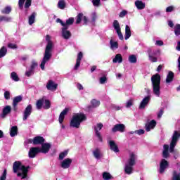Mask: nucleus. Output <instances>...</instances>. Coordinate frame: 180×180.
<instances>
[{
	"label": "nucleus",
	"mask_w": 180,
	"mask_h": 180,
	"mask_svg": "<svg viewBox=\"0 0 180 180\" xmlns=\"http://www.w3.org/2000/svg\"><path fill=\"white\" fill-rule=\"evenodd\" d=\"M46 46L45 48V51L44 53V58L42 59V61L40 64V68L44 71L45 69L46 63L50 61L51 60L52 57V51L54 47V44L53 43V41H51V37L50 35L47 34L46 36Z\"/></svg>",
	"instance_id": "obj_1"
},
{
	"label": "nucleus",
	"mask_w": 180,
	"mask_h": 180,
	"mask_svg": "<svg viewBox=\"0 0 180 180\" xmlns=\"http://www.w3.org/2000/svg\"><path fill=\"white\" fill-rule=\"evenodd\" d=\"M29 169H30V166H25L22 165V162L15 161L13 164V172L17 174V176H21V179H26L27 178V174H29ZM22 171V173L18 171Z\"/></svg>",
	"instance_id": "obj_2"
},
{
	"label": "nucleus",
	"mask_w": 180,
	"mask_h": 180,
	"mask_svg": "<svg viewBox=\"0 0 180 180\" xmlns=\"http://www.w3.org/2000/svg\"><path fill=\"white\" fill-rule=\"evenodd\" d=\"M162 156L165 159H162L160 161L159 169L160 174H164V172H165V169L169 167V162H168L166 160L169 157V146L167 144L163 146Z\"/></svg>",
	"instance_id": "obj_3"
},
{
	"label": "nucleus",
	"mask_w": 180,
	"mask_h": 180,
	"mask_svg": "<svg viewBox=\"0 0 180 180\" xmlns=\"http://www.w3.org/2000/svg\"><path fill=\"white\" fill-rule=\"evenodd\" d=\"M150 81L152 82L154 95L160 96L161 95V75L156 73L151 77Z\"/></svg>",
	"instance_id": "obj_4"
},
{
	"label": "nucleus",
	"mask_w": 180,
	"mask_h": 180,
	"mask_svg": "<svg viewBox=\"0 0 180 180\" xmlns=\"http://www.w3.org/2000/svg\"><path fill=\"white\" fill-rule=\"evenodd\" d=\"M86 120V115L84 113H76L72 117L70 121V127H75L76 129H79L81 123Z\"/></svg>",
	"instance_id": "obj_5"
},
{
	"label": "nucleus",
	"mask_w": 180,
	"mask_h": 180,
	"mask_svg": "<svg viewBox=\"0 0 180 180\" xmlns=\"http://www.w3.org/2000/svg\"><path fill=\"white\" fill-rule=\"evenodd\" d=\"M136 164V155L131 153L128 160V164L125 165L124 172L125 174L130 175L133 172V166Z\"/></svg>",
	"instance_id": "obj_6"
},
{
	"label": "nucleus",
	"mask_w": 180,
	"mask_h": 180,
	"mask_svg": "<svg viewBox=\"0 0 180 180\" xmlns=\"http://www.w3.org/2000/svg\"><path fill=\"white\" fill-rule=\"evenodd\" d=\"M112 26L115 30H116L120 40H123V34L122 33V29L120 28V24H119V21H117V20H115L113 21Z\"/></svg>",
	"instance_id": "obj_7"
},
{
	"label": "nucleus",
	"mask_w": 180,
	"mask_h": 180,
	"mask_svg": "<svg viewBox=\"0 0 180 180\" xmlns=\"http://www.w3.org/2000/svg\"><path fill=\"white\" fill-rule=\"evenodd\" d=\"M112 133L120 131V133H124L126 131V125L124 124H117L112 128Z\"/></svg>",
	"instance_id": "obj_8"
},
{
	"label": "nucleus",
	"mask_w": 180,
	"mask_h": 180,
	"mask_svg": "<svg viewBox=\"0 0 180 180\" xmlns=\"http://www.w3.org/2000/svg\"><path fill=\"white\" fill-rule=\"evenodd\" d=\"M39 147H32L28 152V157L30 158H34L37 154H40Z\"/></svg>",
	"instance_id": "obj_9"
},
{
	"label": "nucleus",
	"mask_w": 180,
	"mask_h": 180,
	"mask_svg": "<svg viewBox=\"0 0 180 180\" xmlns=\"http://www.w3.org/2000/svg\"><path fill=\"white\" fill-rule=\"evenodd\" d=\"M33 110V107L31 104L28 105L24 112H23V116H22V120L25 121L27 120V117L32 115V112Z\"/></svg>",
	"instance_id": "obj_10"
},
{
	"label": "nucleus",
	"mask_w": 180,
	"mask_h": 180,
	"mask_svg": "<svg viewBox=\"0 0 180 180\" xmlns=\"http://www.w3.org/2000/svg\"><path fill=\"white\" fill-rule=\"evenodd\" d=\"M23 5H25V9H29L32 6V0H19L18 1V8L20 9H23Z\"/></svg>",
	"instance_id": "obj_11"
},
{
	"label": "nucleus",
	"mask_w": 180,
	"mask_h": 180,
	"mask_svg": "<svg viewBox=\"0 0 180 180\" xmlns=\"http://www.w3.org/2000/svg\"><path fill=\"white\" fill-rule=\"evenodd\" d=\"M44 143H46V139L41 136H37L33 138L34 146H42Z\"/></svg>",
	"instance_id": "obj_12"
},
{
	"label": "nucleus",
	"mask_w": 180,
	"mask_h": 180,
	"mask_svg": "<svg viewBox=\"0 0 180 180\" xmlns=\"http://www.w3.org/2000/svg\"><path fill=\"white\" fill-rule=\"evenodd\" d=\"M102 127H103V124L102 123L97 124V127H94L96 136V137H98L99 141H101V143L102 141H103V139L102 138V135H101V132H99V130H102Z\"/></svg>",
	"instance_id": "obj_13"
},
{
	"label": "nucleus",
	"mask_w": 180,
	"mask_h": 180,
	"mask_svg": "<svg viewBox=\"0 0 180 180\" xmlns=\"http://www.w3.org/2000/svg\"><path fill=\"white\" fill-rule=\"evenodd\" d=\"M57 88H58V84L55 83L53 80H49L46 84V89L48 91H57Z\"/></svg>",
	"instance_id": "obj_14"
},
{
	"label": "nucleus",
	"mask_w": 180,
	"mask_h": 180,
	"mask_svg": "<svg viewBox=\"0 0 180 180\" xmlns=\"http://www.w3.org/2000/svg\"><path fill=\"white\" fill-rule=\"evenodd\" d=\"M148 58L151 63H157L158 58L154 56L157 55V51H152L151 49L148 50Z\"/></svg>",
	"instance_id": "obj_15"
},
{
	"label": "nucleus",
	"mask_w": 180,
	"mask_h": 180,
	"mask_svg": "<svg viewBox=\"0 0 180 180\" xmlns=\"http://www.w3.org/2000/svg\"><path fill=\"white\" fill-rule=\"evenodd\" d=\"M50 148H51V144L50 143H44L41 145V148H39V151L42 154H47L50 151Z\"/></svg>",
	"instance_id": "obj_16"
},
{
	"label": "nucleus",
	"mask_w": 180,
	"mask_h": 180,
	"mask_svg": "<svg viewBox=\"0 0 180 180\" xmlns=\"http://www.w3.org/2000/svg\"><path fill=\"white\" fill-rule=\"evenodd\" d=\"M71 164H72V159L66 158L60 163L61 168L63 169H67L69 167H71Z\"/></svg>",
	"instance_id": "obj_17"
},
{
	"label": "nucleus",
	"mask_w": 180,
	"mask_h": 180,
	"mask_svg": "<svg viewBox=\"0 0 180 180\" xmlns=\"http://www.w3.org/2000/svg\"><path fill=\"white\" fill-rule=\"evenodd\" d=\"M150 101H151V96H147L145 98H143V99L140 103L139 109H145L146 106H147L150 103Z\"/></svg>",
	"instance_id": "obj_18"
},
{
	"label": "nucleus",
	"mask_w": 180,
	"mask_h": 180,
	"mask_svg": "<svg viewBox=\"0 0 180 180\" xmlns=\"http://www.w3.org/2000/svg\"><path fill=\"white\" fill-rule=\"evenodd\" d=\"M108 144L110 146V150H111V151H114V153H119L120 151L115 141H109Z\"/></svg>",
	"instance_id": "obj_19"
},
{
	"label": "nucleus",
	"mask_w": 180,
	"mask_h": 180,
	"mask_svg": "<svg viewBox=\"0 0 180 180\" xmlns=\"http://www.w3.org/2000/svg\"><path fill=\"white\" fill-rule=\"evenodd\" d=\"M12 112V107L11 105H6L2 110L1 113V117L4 119V117H6L7 115H9Z\"/></svg>",
	"instance_id": "obj_20"
},
{
	"label": "nucleus",
	"mask_w": 180,
	"mask_h": 180,
	"mask_svg": "<svg viewBox=\"0 0 180 180\" xmlns=\"http://www.w3.org/2000/svg\"><path fill=\"white\" fill-rule=\"evenodd\" d=\"M83 57H84V54L82 53V52H79L77 55V58L76 60V64L74 68V69L75 70H78V68H79V67L81 65V60H82Z\"/></svg>",
	"instance_id": "obj_21"
},
{
	"label": "nucleus",
	"mask_w": 180,
	"mask_h": 180,
	"mask_svg": "<svg viewBox=\"0 0 180 180\" xmlns=\"http://www.w3.org/2000/svg\"><path fill=\"white\" fill-rule=\"evenodd\" d=\"M157 126V122L154 120H151L149 123L146 124L145 129L146 131H150L151 129H154Z\"/></svg>",
	"instance_id": "obj_22"
},
{
	"label": "nucleus",
	"mask_w": 180,
	"mask_h": 180,
	"mask_svg": "<svg viewBox=\"0 0 180 180\" xmlns=\"http://www.w3.org/2000/svg\"><path fill=\"white\" fill-rule=\"evenodd\" d=\"M174 77H175L174 72L169 71L167 75L166 84H171L174 81Z\"/></svg>",
	"instance_id": "obj_23"
},
{
	"label": "nucleus",
	"mask_w": 180,
	"mask_h": 180,
	"mask_svg": "<svg viewBox=\"0 0 180 180\" xmlns=\"http://www.w3.org/2000/svg\"><path fill=\"white\" fill-rule=\"evenodd\" d=\"M93 155L96 160L102 158V153H101V150L98 148L93 151Z\"/></svg>",
	"instance_id": "obj_24"
},
{
	"label": "nucleus",
	"mask_w": 180,
	"mask_h": 180,
	"mask_svg": "<svg viewBox=\"0 0 180 180\" xmlns=\"http://www.w3.org/2000/svg\"><path fill=\"white\" fill-rule=\"evenodd\" d=\"M36 16H37V13L33 12L31 15L28 18V23L29 25H32L34 23Z\"/></svg>",
	"instance_id": "obj_25"
},
{
	"label": "nucleus",
	"mask_w": 180,
	"mask_h": 180,
	"mask_svg": "<svg viewBox=\"0 0 180 180\" xmlns=\"http://www.w3.org/2000/svg\"><path fill=\"white\" fill-rule=\"evenodd\" d=\"M131 36V30H130V27H129V25H126L125 26V36H124L125 40H128V39H130Z\"/></svg>",
	"instance_id": "obj_26"
},
{
	"label": "nucleus",
	"mask_w": 180,
	"mask_h": 180,
	"mask_svg": "<svg viewBox=\"0 0 180 180\" xmlns=\"http://www.w3.org/2000/svg\"><path fill=\"white\" fill-rule=\"evenodd\" d=\"M135 6L139 10L144 9V8H146V4L143 3L141 1L137 0L135 1Z\"/></svg>",
	"instance_id": "obj_27"
},
{
	"label": "nucleus",
	"mask_w": 180,
	"mask_h": 180,
	"mask_svg": "<svg viewBox=\"0 0 180 180\" xmlns=\"http://www.w3.org/2000/svg\"><path fill=\"white\" fill-rule=\"evenodd\" d=\"M10 136L11 137H15L18 136V126H13L10 129Z\"/></svg>",
	"instance_id": "obj_28"
},
{
	"label": "nucleus",
	"mask_w": 180,
	"mask_h": 180,
	"mask_svg": "<svg viewBox=\"0 0 180 180\" xmlns=\"http://www.w3.org/2000/svg\"><path fill=\"white\" fill-rule=\"evenodd\" d=\"M3 15H9L12 12V7L8 6L1 11Z\"/></svg>",
	"instance_id": "obj_29"
},
{
	"label": "nucleus",
	"mask_w": 180,
	"mask_h": 180,
	"mask_svg": "<svg viewBox=\"0 0 180 180\" xmlns=\"http://www.w3.org/2000/svg\"><path fill=\"white\" fill-rule=\"evenodd\" d=\"M122 61L123 57H122V55L120 53L117 54L112 60L113 63H122Z\"/></svg>",
	"instance_id": "obj_30"
},
{
	"label": "nucleus",
	"mask_w": 180,
	"mask_h": 180,
	"mask_svg": "<svg viewBox=\"0 0 180 180\" xmlns=\"http://www.w3.org/2000/svg\"><path fill=\"white\" fill-rule=\"evenodd\" d=\"M44 103V100L43 98L39 99L37 101L36 108H37V110H40V109H41V108H43Z\"/></svg>",
	"instance_id": "obj_31"
},
{
	"label": "nucleus",
	"mask_w": 180,
	"mask_h": 180,
	"mask_svg": "<svg viewBox=\"0 0 180 180\" xmlns=\"http://www.w3.org/2000/svg\"><path fill=\"white\" fill-rule=\"evenodd\" d=\"M22 101H23V97L22 96H17L14 97L13 104L18 105V103L22 102Z\"/></svg>",
	"instance_id": "obj_32"
},
{
	"label": "nucleus",
	"mask_w": 180,
	"mask_h": 180,
	"mask_svg": "<svg viewBox=\"0 0 180 180\" xmlns=\"http://www.w3.org/2000/svg\"><path fill=\"white\" fill-rule=\"evenodd\" d=\"M83 18H84V13H79L76 16V25H79V23L82 22Z\"/></svg>",
	"instance_id": "obj_33"
},
{
	"label": "nucleus",
	"mask_w": 180,
	"mask_h": 180,
	"mask_svg": "<svg viewBox=\"0 0 180 180\" xmlns=\"http://www.w3.org/2000/svg\"><path fill=\"white\" fill-rule=\"evenodd\" d=\"M62 36L65 40H68L71 37V32L70 31H62Z\"/></svg>",
	"instance_id": "obj_34"
},
{
	"label": "nucleus",
	"mask_w": 180,
	"mask_h": 180,
	"mask_svg": "<svg viewBox=\"0 0 180 180\" xmlns=\"http://www.w3.org/2000/svg\"><path fill=\"white\" fill-rule=\"evenodd\" d=\"M6 53H8V49H6L5 46H2L0 49V58L5 57V56H6Z\"/></svg>",
	"instance_id": "obj_35"
},
{
	"label": "nucleus",
	"mask_w": 180,
	"mask_h": 180,
	"mask_svg": "<svg viewBox=\"0 0 180 180\" xmlns=\"http://www.w3.org/2000/svg\"><path fill=\"white\" fill-rule=\"evenodd\" d=\"M65 0H59L58 3V8L59 9H65Z\"/></svg>",
	"instance_id": "obj_36"
},
{
	"label": "nucleus",
	"mask_w": 180,
	"mask_h": 180,
	"mask_svg": "<svg viewBox=\"0 0 180 180\" xmlns=\"http://www.w3.org/2000/svg\"><path fill=\"white\" fill-rule=\"evenodd\" d=\"M129 61L131 64H136L137 63V57L136 55H131L129 56Z\"/></svg>",
	"instance_id": "obj_37"
},
{
	"label": "nucleus",
	"mask_w": 180,
	"mask_h": 180,
	"mask_svg": "<svg viewBox=\"0 0 180 180\" xmlns=\"http://www.w3.org/2000/svg\"><path fill=\"white\" fill-rule=\"evenodd\" d=\"M11 78L13 79V81H15V82H18L19 81V76H18V74L15 72H12L11 75Z\"/></svg>",
	"instance_id": "obj_38"
},
{
	"label": "nucleus",
	"mask_w": 180,
	"mask_h": 180,
	"mask_svg": "<svg viewBox=\"0 0 180 180\" xmlns=\"http://www.w3.org/2000/svg\"><path fill=\"white\" fill-rule=\"evenodd\" d=\"M91 103L92 105V108H98L99 105H101V101L96 99H92Z\"/></svg>",
	"instance_id": "obj_39"
},
{
	"label": "nucleus",
	"mask_w": 180,
	"mask_h": 180,
	"mask_svg": "<svg viewBox=\"0 0 180 180\" xmlns=\"http://www.w3.org/2000/svg\"><path fill=\"white\" fill-rule=\"evenodd\" d=\"M67 155H68V150H64L63 152H61L59 154V160L62 161V160H64Z\"/></svg>",
	"instance_id": "obj_40"
},
{
	"label": "nucleus",
	"mask_w": 180,
	"mask_h": 180,
	"mask_svg": "<svg viewBox=\"0 0 180 180\" xmlns=\"http://www.w3.org/2000/svg\"><path fill=\"white\" fill-rule=\"evenodd\" d=\"M43 108L45 110L50 109V108H51V103L50 102V100L46 99L44 101V105Z\"/></svg>",
	"instance_id": "obj_41"
},
{
	"label": "nucleus",
	"mask_w": 180,
	"mask_h": 180,
	"mask_svg": "<svg viewBox=\"0 0 180 180\" xmlns=\"http://www.w3.org/2000/svg\"><path fill=\"white\" fill-rule=\"evenodd\" d=\"M110 44L111 49H118L119 48V43L117 41H113V39H110Z\"/></svg>",
	"instance_id": "obj_42"
},
{
	"label": "nucleus",
	"mask_w": 180,
	"mask_h": 180,
	"mask_svg": "<svg viewBox=\"0 0 180 180\" xmlns=\"http://www.w3.org/2000/svg\"><path fill=\"white\" fill-rule=\"evenodd\" d=\"M11 17L0 15V22H11Z\"/></svg>",
	"instance_id": "obj_43"
},
{
	"label": "nucleus",
	"mask_w": 180,
	"mask_h": 180,
	"mask_svg": "<svg viewBox=\"0 0 180 180\" xmlns=\"http://www.w3.org/2000/svg\"><path fill=\"white\" fill-rule=\"evenodd\" d=\"M174 34L176 36L180 35V24H176L174 27Z\"/></svg>",
	"instance_id": "obj_44"
},
{
	"label": "nucleus",
	"mask_w": 180,
	"mask_h": 180,
	"mask_svg": "<svg viewBox=\"0 0 180 180\" xmlns=\"http://www.w3.org/2000/svg\"><path fill=\"white\" fill-rule=\"evenodd\" d=\"M33 74H34V70H32V69H30L29 70L25 72V76L28 77H32V75H33Z\"/></svg>",
	"instance_id": "obj_45"
},
{
	"label": "nucleus",
	"mask_w": 180,
	"mask_h": 180,
	"mask_svg": "<svg viewBox=\"0 0 180 180\" xmlns=\"http://www.w3.org/2000/svg\"><path fill=\"white\" fill-rule=\"evenodd\" d=\"M74 18L71 17L69 18L67 20H66V24L69 26H71L72 25H74Z\"/></svg>",
	"instance_id": "obj_46"
},
{
	"label": "nucleus",
	"mask_w": 180,
	"mask_h": 180,
	"mask_svg": "<svg viewBox=\"0 0 180 180\" xmlns=\"http://www.w3.org/2000/svg\"><path fill=\"white\" fill-rule=\"evenodd\" d=\"M83 25H85V26L88 25L89 23H91V21H89V20L88 19V18L85 15H83Z\"/></svg>",
	"instance_id": "obj_47"
},
{
	"label": "nucleus",
	"mask_w": 180,
	"mask_h": 180,
	"mask_svg": "<svg viewBox=\"0 0 180 180\" xmlns=\"http://www.w3.org/2000/svg\"><path fill=\"white\" fill-rule=\"evenodd\" d=\"M4 98L6 101H9V99H11V92H9V91H6L4 92Z\"/></svg>",
	"instance_id": "obj_48"
},
{
	"label": "nucleus",
	"mask_w": 180,
	"mask_h": 180,
	"mask_svg": "<svg viewBox=\"0 0 180 180\" xmlns=\"http://www.w3.org/2000/svg\"><path fill=\"white\" fill-rule=\"evenodd\" d=\"M38 64L36 61H32V64L30 65V70H32L33 71H34V68H36V67H37Z\"/></svg>",
	"instance_id": "obj_49"
},
{
	"label": "nucleus",
	"mask_w": 180,
	"mask_h": 180,
	"mask_svg": "<svg viewBox=\"0 0 180 180\" xmlns=\"http://www.w3.org/2000/svg\"><path fill=\"white\" fill-rule=\"evenodd\" d=\"M96 20V13H94L92 14L91 20L90 21V23L92 25H95V22Z\"/></svg>",
	"instance_id": "obj_50"
},
{
	"label": "nucleus",
	"mask_w": 180,
	"mask_h": 180,
	"mask_svg": "<svg viewBox=\"0 0 180 180\" xmlns=\"http://www.w3.org/2000/svg\"><path fill=\"white\" fill-rule=\"evenodd\" d=\"M6 169H5L2 175L0 176V180H6Z\"/></svg>",
	"instance_id": "obj_51"
},
{
	"label": "nucleus",
	"mask_w": 180,
	"mask_h": 180,
	"mask_svg": "<svg viewBox=\"0 0 180 180\" xmlns=\"http://www.w3.org/2000/svg\"><path fill=\"white\" fill-rule=\"evenodd\" d=\"M94 6H99L101 5V0H92Z\"/></svg>",
	"instance_id": "obj_52"
},
{
	"label": "nucleus",
	"mask_w": 180,
	"mask_h": 180,
	"mask_svg": "<svg viewBox=\"0 0 180 180\" xmlns=\"http://www.w3.org/2000/svg\"><path fill=\"white\" fill-rule=\"evenodd\" d=\"M162 115H164V108H162L159 112L158 113V119H161L162 117Z\"/></svg>",
	"instance_id": "obj_53"
},
{
	"label": "nucleus",
	"mask_w": 180,
	"mask_h": 180,
	"mask_svg": "<svg viewBox=\"0 0 180 180\" xmlns=\"http://www.w3.org/2000/svg\"><path fill=\"white\" fill-rule=\"evenodd\" d=\"M126 15H127V11L126 10H123L122 11H121L120 13V18H124V16H126Z\"/></svg>",
	"instance_id": "obj_54"
},
{
	"label": "nucleus",
	"mask_w": 180,
	"mask_h": 180,
	"mask_svg": "<svg viewBox=\"0 0 180 180\" xmlns=\"http://www.w3.org/2000/svg\"><path fill=\"white\" fill-rule=\"evenodd\" d=\"M64 119H65V116L63 115L62 114H60L58 120L60 124L63 123V122H64Z\"/></svg>",
	"instance_id": "obj_55"
},
{
	"label": "nucleus",
	"mask_w": 180,
	"mask_h": 180,
	"mask_svg": "<svg viewBox=\"0 0 180 180\" xmlns=\"http://www.w3.org/2000/svg\"><path fill=\"white\" fill-rule=\"evenodd\" d=\"M106 81H108V78L105 77V76L102 77L100 78V84H103L106 82Z\"/></svg>",
	"instance_id": "obj_56"
},
{
	"label": "nucleus",
	"mask_w": 180,
	"mask_h": 180,
	"mask_svg": "<svg viewBox=\"0 0 180 180\" xmlns=\"http://www.w3.org/2000/svg\"><path fill=\"white\" fill-rule=\"evenodd\" d=\"M62 26L63 27H62V32L68 31L67 30L68 29V27H70V25H67L65 22H63V24H62Z\"/></svg>",
	"instance_id": "obj_57"
},
{
	"label": "nucleus",
	"mask_w": 180,
	"mask_h": 180,
	"mask_svg": "<svg viewBox=\"0 0 180 180\" xmlns=\"http://www.w3.org/2000/svg\"><path fill=\"white\" fill-rule=\"evenodd\" d=\"M135 133L139 134V136H141V134H144V133H146V131H144V129H139L135 131Z\"/></svg>",
	"instance_id": "obj_58"
},
{
	"label": "nucleus",
	"mask_w": 180,
	"mask_h": 180,
	"mask_svg": "<svg viewBox=\"0 0 180 180\" xmlns=\"http://www.w3.org/2000/svg\"><path fill=\"white\" fill-rule=\"evenodd\" d=\"M131 106H133V100H129L127 102L126 108H131Z\"/></svg>",
	"instance_id": "obj_59"
},
{
	"label": "nucleus",
	"mask_w": 180,
	"mask_h": 180,
	"mask_svg": "<svg viewBox=\"0 0 180 180\" xmlns=\"http://www.w3.org/2000/svg\"><path fill=\"white\" fill-rule=\"evenodd\" d=\"M70 110V108H65L61 112L60 115L65 116V115H67V113H68V111Z\"/></svg>",
	"instance_id": "obj_60"
},
{
	"label": "nucleus",
	"mask_w": 180,
	"mask_h": 180,
	"mask_svg": "<svg viewBox=\"0 0 180 180\" xmlns=\"http://www.w3.org/2000/svg\"><path fill=\"white\" fill-rule=\"evenodd\" d=\"M8 49H18V45L15 44L10 43L8 44Z\"/></svg>",
	"instance_id": "obj_61"
},
{
	"label": "nucleus",
	"mask_w": 180,
	"mask_h": 180,
	"mask_svg": "<svg viewBox=\"0 0 180 180\" xmlns=\"http://www.w3.org/2000/svg\"><path fill=\"white\" fill-rule=\"evenodd\" d=\"M155 45L156 46H164V41H162L161 40H158L155 42Z\"/></svg>",
	"instance_id": "obj_62"
},
{
	"label": "nucleus",
	"mask_w": 180,
	"mask_h": 180,
	"mask_svg": "<svg viewBox=\"0 0 180 180\" xmlns=\"http://www.w3.org/2000/svg\"><path fill=\"white\" fill-rule=\"evenodd\" d=\"M77 88L79 89V91H82V89H84V86L82 84H81V83H77Z\"/></svg>",
	"instance_id": "obj_63"
},
{
	"label": "nucleus",
	"mask_w": 180,
	"mask_h": 180,
	"mask_svg": "<svg viewBox=\"0 0 180 180\" xmlns=\"http://www.w3.org/2000/svg\"><path fill=\"white\" fill-rule=\"evenodd\" d=\"M174 11V6H170L166 8V12H172Z\"/></svg>",
	"instance_id": "obj_64"
}]
</instances>
